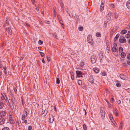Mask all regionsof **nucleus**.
Segmentation results:
<instances>
[{
	"label": "nucleus",
	"instance_id": "nucleus-16",
	"mask_svg": "<svg viewBox=\"0 0 130 130\" xmlns=\"http://www.w3.org/2000/svg\"><path fill=\"white\" fill-rule=\"evenodd\" d=\"M9 121L10 123L12 124H13L14 123V121L12 118V117H10L9 118Z\"/></svg>",
	"mask_w": 130,
	"mask_h": 130
},
{
	"label": "nucleus",
	"instance_id": "nucleus-25",
	"mask_svg": "<svg viewBox=\"0 0 130 130\" xmlns=\"http://www.w3.org/2000/svg\"><path fill=\"white\" fill-rule=\"evenodd\" d=\"M112 51L113 52H115L117 51L116 48L115 46H113L112 48Z\"/></svg>",
	"mask_w": 130,
	"mask_h": 130
},
{
	"label": "nucleus",
	"instance_id": "nucleus-3",
	"mask_svg": "<svg viewBox=\"0 0 130 130\" xmlns=\"http://www.w3.org/2000/svg\"><path fill=\"white\" fill-rule=\"evenodd\" d=\"M111 15V13L109 12L107 14L106 17V21L108 23H110L111 22V17L110 16Z\"/></svg>",
	"mask_w": 130,
	"mask_h": 130
},
{
	"label": "nucleus",
	"instance_id": "nucleus-39",
	"mask_svg": "<svg viewBox=\"0 0 130 130\" xmlns=\"http://www.w3.org/2000/svg\"><path fill=\"white\" fill-rule=\"evenodd\" d=\"M71 79L72 80H74V76L73 75V74H72V73L71 74Z\"/></svg>",
	"mask_w": 130,
	"mask_h": 130
},
{
	"label": "nucleus",
	"instance_id": "nucleus-8",
	"mask_svg": "<svg viewBox=\"0 0 130 130\" xmlns=\"http://www.w3.org/2000/svg\"><path fill=\"white\" fill-rule=\"evenodd\" d=\"M6 112L4 111H2L0 112V117L3 118L6 116Z\"/></svg>",
	"mask_w": 130,
	"mask_h": 130
},
{
	"label": "nucleus",
	"instance_id": "nucleus-24",
	"mask_svg": "<svg viewBox=\"0 0 130 130\" xmlns=\"http://www.w3.org/2000/svg\"><path fill=\"white\" fill-rule=\"evenodd\" d=\"M47 110H44V112L43 114L44 116H45L47 114Z\"/></svg>",
	"mask_w": 130,
	"mask_h": 130
},
{
	"label": "nucleus",
	"instance_id": "nucleus-15",
	"mask_svg": "<svg viewBox=\"0 0 130 130\" xmlns=\"http://www.w3.org/2000/svg\"><path fill=\"white\" fill-rule=\"evenodd\" d=\"M50 122L52 123L54 121V118L52 115H51V116H50Z\"/></svg>",
	"mask_w": 130,
	"mask_h": 130
},
{
	"label": "nucleus",
	"instance_id": "nucleus-50",
	"mask_svg": "<svg viewBox=\"0 0 130 130\" xmlns=\"http://www.w3.org/2000/svg\"><path fill=\"white\" fill-rule=\"evenodd\" d=\"M54 37L56 39H58V37L56 34H54Z\"/></svg>",
	"mask_w": 130,
	"mask_h": 130
},
{
	"label": "nucleus",
	"instance_id": "nucleus-11",
	"mask_svg": "<svg viewBox=\"0 0 130 130\" xmlns=\"http://www.w3.org/2000/svg\"><path fill=\"white\" fill-rule=\"evenodd\" d=\"M113 111L116 116H118L119 115V114L118 113V111L116 108H113Z\"/></svg>",
	"mask_w": 130,
	"mask_h": 130
},
{
	"label": "nucleus",
	"instance_id": "nucleus-58",
	"mask_svg": "<svg viewBox=\"0 0 130 130\" xmlns=\"http://www.w3.org/2000/svg\"><path fill=\"white\" fill-rule=\"evenodd\" d=\"M42 62L44 63H45V61L44 58H43L42 59Z\"/></svg>",
	"mask_w": 130,
	"mask_h": 130
},
{
	"label": "nucleus",
	"instance_id": "nucleus-6",
	"mask_svg": "<svg viewBox=\"0 0 130 130\" xmlns=\"http://www.w3.org/2000/svg\"><path fill=\"white\" fill-rule=\"evenodd\" d=\"M119 41L121 43H125L126 42V40L124 37L120 36L119 39Z\"/></svg>",
	"mask_w": 130,
	"mask_h": 130
},
{
	"label": "nucleus",
	"instance_id": "nucleus-57",
	"mask_svg": "<svg viewBox=\"0 0 130 130\" xmlns=\"http://www.w3.org/2000/svg\"><path fill=\"white\" fill-rule=\"evenodd\" d=\"M84 64V62H82L80 63V66H83V65Z\"/></svg>",
	"mask_w": 130,
	"mask_h": 130
},
{
	"label": "nucleus",
	"instance_id": "nucleus-18",
	"mask_svg": "<svg viewBox=\"0 0 130 130\" xmlns=\"http://www.w3.org/2000/svg\"><path fill=\"white\" fill-rule=\"evenodd\" d=\"M127 32V31L125 29L121 30L120 32V34L123 35L126 33Z\"/></svg>",
	"mask_w": 130,
	"mask_h": 130
},
{
	"label": "nucleus",
	"instance_id": "nucleus-48",
	"mask_svg": "<svg viewBox=\"0 0 130 130\" xmlns=\"http://www.w3.org/2000/svg\"><path fill=\"white\" fill-rule=\"evenodd\" d=\"M127 63L128 64L130 65V60H127Z\"/></svg>",
	"mask_w": 130,
	"mask_h": 130
},
{
	"label": "nucleus",
	"instance_id": "nucleus-35",
	"mask_svg": "<svg viewBox=\"0 0 130 130\" xmlns=\"http://www.w3.org/2000/svg\"><path fill=\"white\" fill-rule=\"evenodd\" d=\"M100 113H105V111L104 110L103 108H102L100 110Z\"/></svg>",
	"mask_w": 130,
	"mask_h": 130
},
{
	"label": "nucleus",
	"instance_id": "nucleus-38",
	"mask_svg": "<svg viewBox=\"0 0 130 130\" xmlns=\"http://www.w3.org/2000/svg\"><path fill=\"white\" fill-rule=\"evenodd\" d=\"M115 18L116 19H117L118 17V15L117 14V13H116L115 14Z\"/></svg>",
	"mask_w": 130,
	"mask_h": 130
},
{
	"label": "nucleus",
	"instance_id": "nucleus-42",
	"mask_svg": "<svg viewBox=\"0 0 130 130\" xmlns=\"http://www.w3.org/2000/svg\"><path fill=\"white\" fill-rule=\"evenodd\" d=\"M32 129V127L30 125L28 126V130H31Z\"/></svg>",
	"mask_w": 130,
	"mask_h": 130
},
{
	"label": "nucleus",
	"instance_id": "nucleus-63",
	"mask_svg": "<svg viewBox=\"0 0 130 130\" xmlns=\"http://www.w3.org/2000/svg\"><path fill=\"white\" fill-rule=\"evenodd\" d=\"M55 10L54 9L53 10V13L54 14V15H55Z\"/></svg>",
	"mask_w": 130,
	"mask_h": 130
},
{
	"label": "nucleus",
	"instance_id": "nucleus-37",
	"mask_svg": "<svg viewBox=\"0 0 130 130\" xmlns=\"http://www.w3.org/2000/svg\"><path fill=\"white\" fill-rule=\"evenodd\" d=\"M83 28L82 27H79L78 29L80 31H82L83 30Z\"/></svg>",
	"mask_w": 130,
	"mask_h": 130
},
{
	"label": "nucleus",
	"instance_id": "nucleus-21",
	"mask_svg": "<svg viewBox=\"0 0 130 130\" xmlns=\"http://www.w3.org/2000/svg\"><path fill=\"white\" fill-rule=\"evenodd\" d=\"M93 70L94 71H95V72L96 73H98L99 71V69L97 68H94L93 69Z\"/></svg>",
	"mask_w": 130,
	"mask_h": 130
},
{
	"label": "nucleus",
	"instance_id": "nucleus-46",
	"mask_svg": "<svg viewBox=\"0 0 130 130\" xmlns=\"http://www.w3.org/2000/svg\"><path fill=\"white\" fill-rule=\"evenodd\" d=\"M38 42L40 44H43V41L41 40H39Z\"/></svg>",
	"mask_w": 130,
	"mask_h": 130
},
{
	"label": "nucleus",
	"instance_id": "nucleus-1",
	"mask_svg": "<svg viewBox=\"0 0 130 130\" xmlns=\"http://www.w3.org/2000/svg\"><path fill=\"white\" fill-rule=\"evenodd\" d=\"M16 102L14 101L8 102L9 106L12 110H13L16 109V105H15V103Z\"/></svg>",
	"mask_w": 130,
	"mask_h": 130
},
{
	"label": "nucleus",
	"instance_id": "nucleus-29",
	"mask_svg": "<svg viewBox=\"0 0 130 130\" xmlns=\"http://www.w3.org/2000/svg\"><path fill=\"white\" fill-rule=\"evenodd\" d=\"M101 115L102 118V119H104L105 117V113H101Z\"/></svg>",
	"mask_w": 130,
	"mask_h": 130
},
{
	"label": "nucleus",
	"instance_id": "nucleus-55",
	"mask_svg": "<svg viewBox=\"0 0 130 130\" xmlns=\"http://www.w3.org/2000/svg\"><path fill=\"white\" fill-rule=\"evenodd\" d=\"M112 123L115 126H116L117 125V124H116V122L115 121H112Z\"/></svg>",
	"mask_w": 130,
	"mask_h": 130
},
{
	"label": "nucleus",
	"instance_id": "nucleus-14",
	"mask_svg": "<svg viewBox=\"0 0 130 130\" xmlns=\"http://www.w3.org/2000/svg\"><path fill=\"white\" fill-rule=\"evenodd\" d=\"M1 99L2 100H6L5 97L6 96V95L5 94L3 93V94H1Z\"/></svg>",
	"mask_w": 130,
	"mask_h": 130
},
{
	"label": "nucleus",
	"instance_id": "nucleus-43",
	"mask_svg": "<svg viewBox=\"0 0 130 130\" xmlns=\"http://www.w3.org/2000/svg\"><path fill=\"white\" fill-rule=\"evenodd\" d=\"M125 37L126 38H128L130 37V36L127 34L125 36Z\"/></svg>",
	"mask_w": 130,
	"mask_h": 130
},
{
	"label": "nucleus",
	"instance_id": "nucleus-44",
	"mask_svg": "<svg viewBox=\"0 0 130 130\" xmlns=\"http://www.w3.org/2000/svg\"><path fill=\"white\" fill-rule=\"evenodd\" d=\"M40 53L42 57H43V56L45 55L44 54L41 52H40Z\"/></svg>",
	"mask_w": 130,
	"mask_h": 130
},
{
	"label": "nucleus",
	"instance_id": "nucleus-41",
	"mask_svg": "<svg viewBox=\"0 0 130 130\" xmlns=\"http://www.w3.org/2000/svg\"><path fill=\"white\" fill-rule=\"evenodd\" d=\"M116 85L118 87H120L121 86V84L119 83H117Z\"/></svg>",
	"mask_w": 130,
	"mask_h": 130
},
{
	"label": "nucleus",
	"instance_id": "nucleus-52",
	"mask_svg": "<svg viewBox=\"0 0 130 130\" xmlns=\"http://www.w3.org/2000/svg\"><path fill=\"white\" fill-rule=\"evenodd\" d=\"M9 115L10 116V117H12V114L11 112L10 111H9Z\"/></svg>",
	"mask_w": 130,
	"mask_h": 130
},
{
	"label": "nucleus",
	"instance_id": "nucleus-7",
	"mask_svg": "<svg viewBox=\"0 0 130 130\" xmlns=\"http://www.w3.org/2000/svg\"><path fill=\"white\" fill-rule=\"evenodd\" d=\"M27 116V112L26 110H24L23 111V114L22 117V120H24V119Z\"/></svg>",
	"mask_w": 130,
	"mask_h": 130
},
{
	"label": "nucleus",
	"instance_id": "nucleus-12",
	"mask_svg": "<svg viewBox=\"0 0 130 130\" xmlns=\"http://www.w3.org/2000/svg\"><path fill=\"white\" fill-rule=\"evenodd\" d=\"M5 123V120L4 118H1L0 119V125H2Z\"/></svg>",
	"mask_w": 130,
	"mask_h": 130
},
{
	"label": "nucleus",
	"instance_id": "nucleus-59",
	"mask_svg": "<svg viewBox=\"0 0 130 130\" xmlns=\"http://www.w3.org/2000/svg\"><path fill=\"white\" fill-rule=\"evenodd\" d=\"M117 102L118 104H120L121 103V101L120 100H119L117 101Z\"/></svg>",
	"mask_w": 130,
	"mask_h": 130
},
{
	"label": "nucleus",
	"instance_id": "nucleus-28",
	"mask_svg": "<svg viewBox=\"0 0 130 130\" xmlns=\"http://www.w3.org/2000/svg\"><path fill=\"white\" fill-rule=\"evenodd\" d=\"M78 83L79 85H81L82 84V82L80 80H79L78 81Z\"/></svg>",
	"mask_w": 130,
	"mask_h": 130
},
{
	"label": "nucleus",
	"instance_id": "nucleus-47",
	"mask_svg": "<svg viewBox=\"0 0 130 130\" xmlns=\"http://www.w3.org/2000/svg\"><path fill=\"white\" fill-rule=\"evenodd\" d=\"M106 75V73L105 71H103L102 73V75L103 76H105Z\"/></svg>",
	"mask_w": 130,
	"mask_h": 130
},
{
	"label": "nucleus",
	"instance_id": "nucleus-20",
	"mask_svg": "<svg viewBox=\"0 0 130 130\" xmlns=\"http://www.w3.org/2000/svg\"><path fill=\"white\" fill-rule=\"evenodd\" d=\"M121 57L123 58H124L126 56L125 53L123 52H122L121 54Z\"/></svg>",
	"mask_w": 130,
	"mask_h": 130
},
{
	"label": "nucleus",
	"instance_id": "nucleus-33",
	"mask_svg": "<svg viewBox=\"0 0 130 130\" xmlns=\"http://www.w3.org/2000/svg\"><path fill=\"white\" fill-rule=\"evenodd\" d=\"M2 130H10L8 127H5L2 129Z\"/></svg>",
	"mask_w": 130,
	"mask_h": 130
},
{
	"label": "nucleus",
	"instance_id": "nucleus-36",
	"mask_svg": "<svg viewBox=\"0 0 130 130\" xmlns=\"http://www.w3.org/2000/svg\"><path fill=\"white\" fill-rule=\"evenodd\" d=\"M24 121V122H23L22 123H25L26 125L27 123V120H25L24 119V120H23Z\"/></svg>",
	"mask_w": 130,
	"mask_h": 130
},
{
	"label": "nucleus",
	"instance_id": "nucleus-62",
	"mask_svg": "<svg viewBox=\"0 0 130 130\" xmlns=\"http://www.w3.org/2000/svg\"><path fill=\"white\" fill-rule=\"evenodd\" d=\"M118 39H117L116 38H115L114 39V41H116Z\"/></svg>",
	"mask_w": 130,
	"mask_h": 130
},
{
	"label": "nucleus",
	"instance_id": "nucleus-53",
	"mask_svg": "<svg viewBox=\"0 0 130 130\" xmlns=\"http://www.w3.org/2000/svg\"><path fill=\"white\" fill-rule=\"evenodd\" d=\"M24 24V25L25 26H29V24L27 23H25Z\"/></svg>",
	"mask_w": 130,
	"mask_h": 130
},
{
	"label": "nucleus",
	"instance_id": "nucleus-64",
	"mask_svg": "<svg viewBox=\"0 0 130 130\" xmlns=\"http://www.w3.org/2000/svg\"><path fill=\"white\" fill-rule=\"evenodd\" d=\"M127 34L130 36V31H128Z\"/></svg>",
	"mask_w": 130,
	"mask_h": 130
},
{
	"label": "nucleus",
	"instance_id": "nucleus-56",
	"mask_svg": "<svg viewBox=\"0 0 130 130\" xmlns=\"http://www.w3.org/2000/svg\"><path fill=\"white\" fill-rule=\"evenodd\" d=\"M108 105L109 108H111V104L109 103H108Z\"/></svg>",
	"mask_w": 130,
	"mask_h": 130
},
{
	"label": "nucleus",
	"instance_id": "nucleus-45",
	"mask_svg": "<svg viewBox=\"0 0 130 130\" xmlns=\"http://www.w3.org/2000/svg\"><path fill=\"white\" fill-rule=\"evenodd\" d=\"M127 58L128 60L130 59V53H129L128 54L127 57Z\"/></svg>",
	"mask_w": 130,
	"mask_h": 130
},
{
	"label": "nucleus",
	"instance_id": "nucleus-26",
	"mask_svg": "<svg viewBox=\"0 0 130 130\" xmlns=\"http://www.w3.org/2000/svg\"><path fill=\"white\" fill-rule=\"evenodd\" d=\"M75 20L76 21H79V16L77 15H76L75 17Z\"/></svg>",
	"mask_w": 130,
	"mask_h": 130
},
{
	"label": "nucleus",
	"instance_id": "nucleus-19",
	"mask_svg": "<svg viewBox=\"0 0 130 130\" xmlns=\"http://www.w3.org/2000/svg\"><path fill=\"white\" fill-rule=\"evenodd\" d=\"M120 77L121 79H124L125 78L126 76L124 74H121L120 75Z\"/></svg>",
	"mask_w": 130,
	"mask_h": 130
},
{
	"label": "nucleus",
	"instance_id": "nucleus-27",
	"mask_svg": "<svg viewBox=\"0 0 130 130\" xmlns=\"http://www.w3.org/2000/svg\"><path fill=\"white\" fill-rule=\"evenodd\" d=\"M123 122H121L120 123V126H119V128L121 130L122 129V126L123 125Z\"/></svg>",
	"mask_w": 130,
	"mask_h": 130
},
{
	"label": "nucleus",
	"instance_id": "nucleus-31",
	"mask_svg": "<svg viewBox=\"0 0 130 130\" xmlns=\"http://www.w3.org/2000/svg\"><path fill=\"white\" fill-rule=\"evenodd\" d=\"M119 53H120L121 52H122L123 51V48L122 47L120 46L119 47Z\"/></svg>",
	"mask_w": 130,
	"mask_h": 130
},
{
	"label": "nucleus",
	"instance_id": "nucleus-2",
	"mask_svg": "<svg viewBox=\"0 0 130 130\" xmlns=\"http://www.w3.org/2000/svg\"><path fill=\"white\" fill-rule=\"evenodd\" d=\"M87 41L88 43L92 45L93 43V40L92 39V36L91 35H89L87 38Z\"/></svg>",
	"mask_w": 130,
	"mask_h": 130
},
{
	"label": "nucleus",
	"instance_id": "nucleus-32",
	"mask_svg": "<svg viewBox=\"0 0 130 130\" xmlns=\"http://www.w3.org/2000/svg\"><path fill=\"white\" fill-rule=\"evenodd\" d=\"M83 128L85 130H86L87 129V127L85 124H84L83 126Z\"/></svg>",
	"mask_w": 130,
	"mask_h": 130
},
{
	"label": "nucleus",
	"instance_id": "nucleus-51",
	"mask_svg": "<svg viewBox=\"0 0 130 130\" xmlns=\"http://www.w3.org/2000/svg\"><path fill=\"white\" fill-rule=\"evenodd\" d=\"M47 60L48 62H49L50 60V58L48 56L46 57Z\"/></svg>",
	"mask_w": 130,
	"mask_h": 130
},
{
	"label": "nucleus",
	"instance_id": "nucleus-5",
	"mask_svg": "<svg viewBox=\"0 0 130 130\" xmlns=\"http://www.w3.org/2000/svg\"><path fill=\"white\" fill-rule=\"evenodd\" d=\"M76 77L77 78V77H82V72L80 71L77 70L76 71Z\"/></svg>",
	"mask_w": 130,
	"mask_h": 130
},
{
	"label": "nucleus",
	"instance_id": "nucleus-34",
	"mask_svg": "<svg viewBox=\"0 0 130 130\" xmlns=\"http://www.w3.org/2000/svg\"><path fill=\"white\" fill-rule=\"evenodd\" d=\"M96 36L99 37H100L101 36V35L100 34L99 32H97L96 33Z\"/></svg>",
	"mask_w": 130,
	"mask_h": 130
},
{
	"label": "nucleus",
	"instance_id": "nucleus-23",
	"mask_svg": "<svg viewBox=\"0 0 130 130\" xmlns=\"http://www.w3.org/2000/svg\"><path fill=\"white\" fill-rule=\"evenodd\" d=\"M14 101V102H16L15 100V99L14 97H12V98L10 99H9L8 100V102L9 101Z\"/></svg>",
	"mask_w": 130,
	"mask_h": 130
},
{
	"label": "nucleus",
	"instance_id": "nucleus-61",
	"mask_svg": "<svg viewBox=\"0 0 130 130\" xmlns=\"http://www.w3.org/2000/svg\"><path fill=\"white\" fill-rule=\"evenodd\" d=\"M14 97V96L12 94L10 96V99L12 98V97Z\"/></svg>",
	"mask_w": 130,
	"mask_h": 130
},
{
	"label": "nucleus",
	"instance_id": "nucleus-9",
	"mask_svg": "<svg viewBox=\"0 0 130 130\" xmlns=\"http://www.w3.org/2000/svg\"><path fill=\"white\" fill-rule=\"evenodd\" d=\"M6 31L10 35L12 34V30L10 28H7L6 29Z\"/></svg>",
	"mask_w": 130,
	"mask_h": 130
},
{
	"label": "nucleus",
	"instance_id": "nucleus-4",
	"mask_svg": "<svg viewBox=\"0 0 130 130\" xmlns=\"http://www.w3.org/2000/svg\"><path fill=\"white\" fill-rule=\"evenodd\" d=\"M91 61L92 63H95L97 60L96 57L95 55H93L91 58Z\"/></svg>",
	"mask_w": 130,
	"mask_h": 130
},
{
	"label": "nucleus",
	"instance_id": "nucleus-54",
	"mask_svg": "<svg viewBox=\"0 0 130 130\" xmlns=\"http://www.w3.org/2000/svg\"><path fill=\"white\" fill-rule=\"evenodd\" d=\"M109 118L110 119V120L112 122V121L113 120L112 117H111V116H110L109 117Z\"/></svg>",
	"mask_w": 130,
	"mask_h": 130
},
{
	"label": "nucleus",
	"instance_id": "nucleus-13",
	"mask_svg": "<svg viewBox=\"0 0 130 130\" xmlns=\"http://www.w3.org/2000/svg\"><path fill=\"white\" fill-rule=\"evenodd\" d=\"M89 80L91 83H93L94 82V80L92 76H91L89 77Z\"/></svg>",
	"mask_w": 130,
	"mask_h": 130
},
{
	"label": "nucleus",
	"instance_id": "nucleus-10",
	"mask_svg": "<svg viewBox=\"0 0 130 130\" xmlns=\"http://www.w3.org/2000/svg\"><path fill=\"white\" fill-rule=\"evenodd\" d=\"M104 3L102 2H101L100 7V10L101 11H102L103 10L104 8Z\"/></svg>",
	"mask_w": 130,
	"mask_h": 130
},
{
	"label": "nucleus",
	"instance_id": "nucleus-40",
	"mask_svg": "<svg viewBox=\"0 0 130 130\" xmlns=\"http://www.w3.org/2000/svg\"><path fill=\"white\" fill-rule=\"evenodd\" d=\"M126 28L130 29V24H128L126 26Z\"/></svg>",
	"mask_w": 130,
	"mask_h": 130
},
{
	"label": "nucleus",
	"instance_id": "nucleus-60",
	"mask_svg": "<svg viewBox=\"0 0 130 130\" xmlns=\"http://www.w3.org/2000/svg\"><path fill=\"white\" fill-rule=\"evenodd\" d=\"M83 111H84L85 112V115H86V114H87L86 111L84 109L83 110Z\"/></svg>",
	"mask_w": 130,
	"mask_h": 130
},
{
	"label": "nucleus",
	"instance_id": "nucleus-49",
	"mask_svg": "<svg viewBox=\"0 0 130 130\" xmlns=\"http://www.w3.org/2000/svg\"><path fill=\"white\" fill-rule=\"evenodd\" d=\"M119 36H120V34H117L116 35L115 38H116L117 39H118V38L119 37Z\"/></svg>",
	"mask_w": 130,
	"mask_h": 130
},
{
	"label": "nucleus",
	"instance_id": "nucleus-22",
	"mask_svg": "<svg viewBox=\"0 0 130 130\" xmlns=\"http://www.w3.org/2000/svg\"><path fill=\"white\" fill-rule=\"evenodd\" d=\"M4 104L3 102L0 101V109H2L4 107Z\"/></svg>",
	"mask_w": 130,
	"mask_h": 130
},
{
	"label": "nucleus",
	"instance_id": "nucleus-17",
	"mask_svg": "<svg viewBox=\"0 0 130 130\" xmlns=\"http://www.w3.org/2000/svg\"><path fill=\"white\" fill-rule=\"evenodd\" d=\"M126 5L128 9L130 8V0H128L126 4Z\"/></svg>",
	"mask_w": 130,
	"mask_h": 130
},
{
	"label": "nucleus",
	"instance_id": "nucleus-30",
	"mask_svg": "<svg viewBox=\"0 0 130 130\" xmlns=\"http://www.w3.org/2000/svg\"><path fill=\"white\" fill-rule=\"evenodd\" d=\"M60 83V81L59 80V78H57L56 80V83L57 84H59Z\"/></svg>",
	"mask_w": 130,
	"mask_h": 130
}]
</instances>
